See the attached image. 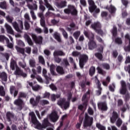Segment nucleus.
I'll return each instance as SVG.
<instances>
[{
  "label": "nucleus",
  "mask_w": 130,
  "mask_h": 130,
  "mask_svg": "<svg viewBox=\"0 0 130 130\" xmlns=\"http://www.w3.org/2000/svg\"><path fill=\"white\" fill-rule=\"evenodd\" d=\"M6 20L8 22V23H10L12 24L14 28L17 31V32H18L19 33H22V31L24 29L23 21L21 20H18V23L16 21H14L13 22V20H14V18L11 17L10 15H8L6 16Z\"/></svg>",
  "instance_id": "1"
},
{
  "label": "nucleus",
  "mask_w": 130,
  "mask_h": 130,
  "mask_svg": "<svg viewBox=\"0 0 130 130\" xmlns=\"http://www.w3.org/2000/svg\"><path fill=\"white\" fill-rule=\"evenodd\" d=\"M119 92L121 95H125V96L124 97L125 102L126 103L127 101H129V94H126L127 88H126V83L124 81H121V88L119 90Z\"/></svg>",
  "instance_id": "2"
},
{
  "label": "nucleus",
  "mask_w": 130,
  "mask_h": 130,
  "mask_svg": "<svg viewBox=\"0 0 130 130\" xmlns=\"http://www.w3.org/2000/svg\"><path fill=\"white\" fill-rule=\"evenodd\" d=\"M64 13L67 15L71 14L72 16H78V10L74 5H68V8L64 10Z\"/></svg>",
  "instance_id": "3"
},
{
  "label": "nucleus",
  "mask_w": 130,
  "mask_h": 130,
  "mask_svg": "<svg viewBox=\"0 0 130 130\" xmlns=\"http://www.w3.org/2000/svg\"><path fill=\"white\" fill-rule=\"evenodd\" d=\"M93 124V117H90L88 114L85 115L84 121L83 122L84 127H89Z\"/></svg>",
  "instance_id": "4"
},
{
  "label": "nucleus",
  "mask_w": 130,
  "mask_h": 130,
  "mask_svg": "<svg viewBox=\"0 0 130 130\" xmlns=\"http://www.w3.org/2000/svg\"><path fill=\"white\" fill-rule=\"evenodd\" d=\"M57 104L61 108H63L65 110L70 108V102L67 101L64 98L60 99L58 101Z\"/></svg>",
  "instance_id": "5"
},
{
  "label": "nucleus",
  "mask_w": 130,
  "mask_h": 130,
  "mask_svg": "<svg viewBox=\"0 0 130 130\" xmlns=\"http://www.w3.org/2000/svg\"><path fill=\"white\" fill-rule=\"evenodd\" d=\"M89 57L86 54H82L79 57V67L81 69H84V66L88 61Z\"/></svg>",
  "instance_id": "6"
},
{
  "label": "nucleus",
  "mask_w": 130,
  "mask_h": 130,
  "mask_svg": "<svg viewBox=\"0 0 130 130\" xmlns=\"http://www.w3.org/2000/svg\"><path fill=\"white\" fill-rule=\"evenodd\" d=\"M14 104L18 107L17 110L21 111V110L23 109V104H24V102L22 99L18 98V99L15 100L14 102Z\"/></svg>",
  "instance_id": "7"
},
{
  "label": "nucleus",
  "mask_w": 130,
  "mask_h": 130,
  "mask_svg": "<svg viewBox=\"0 0 130 130\" xmlns=\"http://www.w3.org/2000/svg\"><path fill=\"white\" fill-rule=\"evenodd\" d=\"M14 74L15 76H20L21 77H23V78L27 77V74L24 73L23 70H21V68H19L18 66L16 67Z\"/></svg>",
  "instance_id": "8"
},
{
  "label": "nucleus",
  "mask_w": 130,
  "mask_h": 130,
  "mask_svg": "<svg viewBox=\"0 0 130 130\" xmlns=\"http://www.w3.org/2000/svg\"><path fill=\"white\" fill-rule=\"evenodd\" d=\"M98 107L101 111H107L108 110V107H107V104L106 102H101L98 104Z\"/></svg>",
  "instance_id": "9"
},
{
  "label": "nucleus",
  "mask_w": 130,
  "mask_h": 130,
  "mask_svg": "<svg viewBox=\"0 0 130 130\" xmlns=\"http://www.w3.org/2000/svg\"><path fill=\"white\" fill-rule=\"evenodd\" d=\"M49 118L51 121H52V122H56V121L58 120L59 117L58 116V115H57L56 112H53L49 115Z\"/></svg>",
  "instance_id": "10"
},
{
  "label": "nucleus",
  "mask_w": 130,
  "mask_h": 130,
  "mask_svg": "<svg viewBox=\"0 0 130 130\" xmlns=\"http://www.w3.org/2000/svg\"><path fill=\"white\" fill-rule=\"evenodd\" d=\"M41 97L40 96H36V100L34 98H31L29 100L30 104L32 105V106H37L39 104V102Z\"/></svg>",
  "instance_id": "11"
},
{
  "label": "nucleus",
  "mask_w": 130,
  "mask_h": 130,
  "mask_svg": "<svg viewBox=\"0 0 130 130\" xmlns=\"http://www.w3.org/2000/svg\"><path fill=\"white\" fill-rule=\"evenodd\" d=\"M31 37L35 43H37V44H42V40H43V38H42V36L37 37V36L36 35L32 34Z\"/></svg>",
  "instance_id": "12"
},
{
  "label": "nucleus",
  "mask_w": 130,
  "mask_h": 130,
  "mask_svg": "<svg viewBox=\"0 0 130 130\" xmlns=\"http://www.w3.org/2000/svg\"><path fill=\"white\" fill-rule=\"evenodd\" d=\"M89 7V11L90 13H93L95 9L97 8V6L95 5V2L93 0H88L87 1Z\"/></svg>",
  "instance_id": "13"
},
{
  "label": "nucleus",
  "mask_w": 130,
  "mask_h": 130,
  "mask_svg": "<svg viewBox=\"0 0 130 130\" xmlns=\"http://www.w3.org/2000/svg\"><path fill=\"white\" fill-rule=\"evenodd\" d=\"M10 92L11 95H14V98H16L19 93V90H17L15 86H11L10 87Z\"/></svg>",
  "instance_id": "14"
},
{
  "label": "nucleus",
  "mask_w": 130,
  "mask_h": 130,
  "mask_svg": "<svg viewBox=\"0 0 130 130\" xmlns=\"http://www.w3.org/2000/svg\"><path fill=\"white\" fill-rule=\"evenodd\" d=\"M118 117H119V116L117 112L114 111L112 114V117H110V121L111 123H114V122L118 119Z\"/></svg>",
  "instance_id": "15"
},
{
  "label": "nucleus",
  "mask_w": 130,
  "mask_h": 130,
  "mask_svg": "<svg viewBox=\"0 0 130 130\" xmlns=\"http://www.w3.org/2000/svg\"><path fill=\"white\" fill-rule=\"evenodd\" d=\"M97 44L96 42L93 40L89 41L88 42V49L89 50H93V49H95V48H97Z\"/></svg>",
  "instance_id": "16"
},
{
  "label": "nucleus",
  "mask_w": 130,
  "mask_h": 130,
  "mask_svg": "<svg viewBox=\"0 0 130 130\" xmlns=\"http://www.w3.org/2000/svg\"><path fill=\"white\" fill-rule=\"evenodd\" d=\"M101 23L97 21L95 22L91 25V28L94 30L95 31H97L99 29H101Z\"/></svg>",
  "instance_id": "17"
},
{
  "label": "nucleus",
  "mask_w": 130,
  "mask_h": 130,
  "mask_svg": "<svg viewBox=\"0 0 130 130\" xmlns=\"http://www.w3.org/2000/svg\"><path fill=\"white\" fill-rule=\"evenodd\" d=\"M84 35L89 39V41H91V40H94V37L95 36L92 32H89L87 31H84Z\"/></svg>",
  "instance_id": "18"
},
{
  "label": "nucleus",
  "mask_w": 130,
  "mask_h": 130,
  "mask_svg": "<svg viewBox=\"0 0 130 130\" xmlns=\"http://www.w3.org/2000/svg\"><path fill=\"white\" fill-rule=\"evenodd\" d=\"M29 115L31 117L32 123H33V124H37L38 123V120H37V118H36V116L35 115L34 112L29 113Z\"/></svg>",
  "instance_id": "19"
},
{
  "label": "nucleus",
  "mask_w": 130,
  "mask_h": 130,
  "mask_svg": "<svg viewBox=\"0 0 130 130\" xmlns=\"http://www.w3.org/2000/svg\"><path fill=\"white\" fill-rule=\"evenodd\" d=\"M106 10H108L110 14H115L116 8L113 5H111L110 7L107 6L106 7Z\"/></svg>",
  "instance_id": "20"
},
{
  "label": "nucleus",
  "mask_w": 130,
  "mask_h": 130,
  "mask_svg": "<svg viewBox=\"0 0 130 130\" xmlns=\"http://www.w3.org/2000/svg\"><path fill=\"white\" fill-rule=\"evenodd\" d=\"M53 56L54 57L55 56H64L66 55V53L63 52V51L60 50H55L53 52Z\"/></svg>",
  "instance_id": "21"
},
{
  "label": "nucleus",
  "mask_w": 130,
  "mask_h": 130,
  "mask_svg": "<svg viewBox=\"0 0 130 130\" xmlns=\"http://www.w3.org/2000/svg\"><path fill=\"white\" fill-rule=\"evenodd\" d=\"M47 71H46V69H43V75L45 77L46 79V84H48L49 83V81L51 80V78L48 76H47Z\"/></svg>",
  "instance_id": "22"
},
{
  "label": "nucleus",
  "mask_w": 130,
  "mask_h": 130,
  "mask_svg": "<svg viewBox=\"0 0 130 130\" xmlns=\"http://www.w3.org/2000/svg\"><path fill=\"white\" fill-rule=\"evenodd\" d=\"M0 79L4 82H7L8 81V75L5 72H0Z\"/></svg>",
  "instance_id": "23"
},
{
  "label": "nucleus",
  "mask_w": 130,
  "mask_h": 130,
  "mask_svg": "<svg viewBox=\"0 0 130 130\" xmlns=\"http://www.w3.org/2000/svg\"><path fill=\"white\" fill-rule=\"evenodd\" d=\"M56 72L60 75H64V70L61 66H57L56 68Z\"/></svg>",
  "instance_id": "24"
},
{
  "label": "nucleus",
  "mask_w": 130,
  "mask_h": 130,
  "mask_svg": "<svg viewBox=\"0 0 130 130\" xmlns=\"http://www.w3.org/2000/svg\"><path fill=\"white\" fill-rule=\"evenodd\" d=\"M42 124L44 128H46V127H47L48 126H49L51 124L50 123V122H49V121L48 120V118H46L43 120V121Z\"/></svg>",
  "instance_id": "25"
},
{
  "label": "nucleus",
  "mask_w": 130,
  "mask_h": 130,
  "mask_svg": "<svg viewBox=\"0 0 130 130\" xmlns=\"http://www.w3.org/2000/svg\"><path fill=\"white\" fill-rule=\"evenodd\" d=\"M5 27L7 31V32L9 34H11V35H14L15 34L14 32V30H13L12 26H11L10 25L6 24L5 25Z\"/></svg>",
  "instance_id": "26"
},
{
  "label": "nucleus",
  "mask_w": 130,
  "mask_h": 130,
  "mask_svg": "<svg viewBox=\"0 0 130 130\" xmlns=\"http://www.w3.org/2000/svg\"><path fill=\"white\" fill-rule=\"evenodd\" d=\"M24 38L25 39V40H26L29 45H30L31 46L33 45V42H32V40L29 35H27V34H24Z\"/></svg>",
  "instance_id": "27"
},
{
  "label": "nucleus",
  "mask_w": 130,
  "mask_h": 130,
  "mask_svg": "<svg viewBox=\"0 0 130 130\" xmlns=\"http://www.w3.org/2000/svg\"><path fill=\"white\" fill-rule=\"evenodd\" d=\"M125 39H127V40H129L128 45L127 46L125 47L124 48V50L126 51H130V36L128 34H127L125 36Z\"/></svg>",
  "instance_id": "28"
},
{
  "label": "nucleus",
  "mask_w": 130,
  "mask_h": 130,
  "mask_svg": "<svg viewBox=\"0 0 130 130\" xmlns=\"http://www.w3.org/2000/svg\"><path fill=\"white\" fill-rule=\"evenodd\" d=\"M44 5L48 9L49 11H54V9L52 6L48 3V0H44Z\"/></svg>",
  "instance_id": "29"
},
{
  "label": "nucleus",
  "mask_w": 130,
  "mask_h": 130,
  "mask_svg": "<svg viewBox=\"0 0 130 130\" xmlns=\"http://www.w3.org/2000/svg\"><path fill=\"white\" fill-rule=\"evenodd\" d=\"M54 38L58 41V42H61V39L60 38V34L57 32H55L53 35Z\"/></svg>",
  "instance_id": "30"
},
{
  "label": "nucleus",
  "mask_w": 130,
  "mask_h": 130,
  "mask_svg": "<svg viewBox=\"0 0 130 130\" xmlns=\"http://www.w3.org/2000/svg\"><path fill=\"white\" fill-rule=\"evenodd\" d=\"M70 27H67L66 29L68 32H72V31L75 30V28L76 27V24L74 22H72L70 24Z\"/></svg>",
  "instance_id": "31"
},
{
  "label": "nucleus",
  "mask_w": 130,
  "mask_h": 130,
  "mask_svg": "<svg viewBox=\"0 0 130 130\" xmlns=\"http://www.w3.org/2000/svg\"><path fill=\"white\" fill-rule=\"evenodd\" d=\"M96 72V69L95 67L91 66L89 70V75L90 77H93V75H95Z\"/></svg>",
  "instance_id": "32"
},
{
  "label": "nucleus",
  "mask_w": 130,
  "mask_h": 130,
  "mask_svg": "<svg viewBox=\"0 0 130 130\" xmlns=\"http://www.w3.org/2000/svg\"><path fill=\"white\" fill-rule=\"evenodd\" d=\"M6 118L8 121H12V118H14V114L11 112H7L6 113Z\"/></svg>",
  "instance_id": "33"
},
{
  "label": "nucleus",
  "mask_w": 130,
  "mask_h": 130,
  "mask_svg": "<svg viewBox=\"0 0 130 130\" xmlns=\"http://www.w3.org/2000/svg\"><path fill=\"white\" fill-rule=\"evenodd\" d=\"M55 69V66H54V64H51L50 66V73L52 76H57V74H56V72L54 71Z\"/></svg>",
  "instance_id": "34"
},
{
  "label": "nucleus",
  "mask_w": 130,
  "mask_h": 130,
  "mask_svg": "<svg viewBox=\"0 0 130 130\" xmlns=\"http://www.w3.org/2000/svg\"><path fill=\"white\" fill-rule=\"evenodd\" d=\"M18 67L17 65V62L15 60H12L10 62V69H11L12 71H15V68Z\"/></svg>",
  "instance_id": "35"
},
{
  "label": "nucleus",
  "mask_w": 130,
  "mask_h": 130,
  "mask_svg": "<svg viewBox=\"0 0 130 130\" xmlns=\"http://www.w3.org/2000/svg\"><path fill=\"white\" fill-rule=\"evenodd\" d=\"M57 6L59 9H62L67 7L66 1H61V2L57 3Z\"/></svg>",
  "instance_id": "36"
},
{
  "label": "nucleus",
  "mask_w": 130,
  "mask_h": 130,
  "mask_svg": "<svg viewBox=\"0 0 130 130\" xmlns=\"http://www.w3.org/2000/svg\"><path fill=\"white\" fill-rule=\"evenodd\" d=\"M79 86H80L82 91H85V90L86 89V80H82L79 83Z\"/></svg>",
  "instance_id": "37"
},
{
  "label": "nucleus",
  "mask_w": 130,
  "mask_h": 130,
  "mask_svg": "<svg viewBox=\"0 0 130 130\" xmlns=\"http://www.w3.org/2000/svg\"><path fill=\"white\" fill-rule=\"evenodd\" d=\"M6 41V43H9L10 42V40L5 36L1 35L0 36V42H5Z\"/></svg>",
  "instance_id": "38"
},
{
  "label": "nucleus",
  "mask_w": 130,
  "mask_h": 130,
  "mask_svg": "<svg viewBox=\"0 0 130 130\" xmlns=\"http://www.w3.org/2000/svg\"><path fill=\"white\" fill-rule=\"evenodd\" d=\"M112 34L113 37H116V36H117V27H116L115 25L113 26Z\"/></svg>",
  "instance_id": "39"
},
{
  "label": "nucleus",
  "mask_w": 130,
  "mask_h": 130,
  "mask_svg": "<svg viewBox=\"0 0 130 130\" xmlns=\"http://www.w3.org/2000/svg\"><path fill=\"white\" fill-rule=\"evenodd\" d=\"M60 98V94H51V99L52 101H55L56 99H58V98Z\"/></svg>",
  "instance_id": "40"
},
{
  "label": "nucleus",
  "mask_w": 130,
  "mask_h": 130,
  "mask_svg": "<svg viewBox=\"0 0 130 130\" xmlns=\"http://www.w3.org/2000/svg\"><path fill=\"white\" fill-rule=\"evenodd\" d=\"M110 82V77L109 76H108L106 78V81H104L102 82V84L103 86H105V87H107L108 86V84Z\"/></svg>",
  "instance_id": "41"
},
{
  "label": "nucleus",
  "mask_w": 130,
  "mask_h": 130,
  "mask_svg": "<svg viewBox=\"0 0 130 130\" xmlns=\"http://www.w3.org/2000/svg\"><path fill=\"white\" fill-rule=\"evenodd\" d=\"M38 58L39 63H41L43 66H45V60L44 59V58H43V56L41 55L39 56Z\"/></svg>",
  "instance_id": "42"
},
{
  "label": "nucleus",
  "mask_w": 130,
  "mask_h": 130,
  "mask_svg": "<svg viewBox=\"0 0 130 130\" xmlns=\"http://www.w3.org/2000/svg\"><path fill=\"white\" fill-rule=\"evenodd\" d=\"M0 8L3 10H7V2L6 1L0 2Z\"/></svg>",
  "instance_id": "43"
},
{
  "label": "nucleus",
  "mask_w": 130,
  "mask_h": 130,
  "mask_svg": "<svg viewBox=\"0 0 130 130\" xmlns=\"http://www.w3.org/2000/svg\"><path fill=\"white\" fill-rule=\"evenodd\" d=\"M96 70L98 71V73L100 74V75H102L103 76H104L105 74H106V72L104 71L100 67H98L96 68Z\"/></svg>",
  "instance_id": "44"
},
{
  "label": "nucleus",
  "mask_w": 130,
  "mask_h": 130,
  "mask_svg": "<svg viewBox=\"0 0 130 130\" xmlns=\"http://www.w3.org/2000/svg\"><path fill=\"white\" fill-rule=\"evenodd\" d=\"M16 49L17 52H19V53H21V54H23V55L25 54V49L21 47H17L16 48Z\"/></svg>",
  "instance_id": "45"
},
{
  "label": "nucleus",
  "mask_w": 130,
  "mask_h": 130,
  "mask_svg": "<svg viewBox=\"0 0 130 130\" xmlns=\"http://www.w3.org/2000/svg\"><path fill=\"white\" fill-rule=\"evenodd\" d=\"M29 63L30 68H36V62L34 59H30Z\"/></svg>",
  "instance_id": "46"
},
{
  "label": "nucleus",
  "mask_w": 130,
  "mask_h": 130,
  "mask_svg": "<svg viewBox=\"0 0 130 130\" xmlns=\"http://www.w3.org/2000/svg\"><path fill=\"white\" fill-rule=\"evenodd\" d=\"M94 56L96 58L99 59V60H102L103 59V55H102V53H95Z\"/></svg>",
  "instance_id": "47"
},
{
  "label": "nucleus",
  "mask_w": 130,
  "mask_h": 130,
  "mask_svg": "<svg viewBox=\"0 0 130 130\" xmlns=\"http://www.w3.org/2000/svg\"><path fill=\"white\" fill-rule=\"evenodd\" d=\"M80 35H81V31H77L74 32L73 34V37L76 40H78L79 37H80Z\"/></svg>",
  "instance_id": "48"
},
{
  "label": "nucleus",
  "mask_w": 130,
  "mask_h": 130,
  "mask_svg": "<svg viewBox=\"0 0 130 130\" xmlns=\"http://www.w3.org/2000/svg\"><path fill=\"white\" fill-rule=\"evenodd\" d=\"M96 127L100 130H105L106 129V128H105V127L103 125H102L101 124H100V123H96Z\"/></svg>",
  "instance_id": "49"
},
{
  "label": "nucleus",
  "mask_w": 130,
  "mask_h": 130,
  "mask_svg": "<svg viewBox=\"0 0 130 130\" xmlns=\"http://www.w3.org/2000/svg\"><path fill=\"white\" fill-rule=\"evenodd\" d=\"M26 97H27V94L26 93L20 92L18 98L21 99V98H26Z\"/></svg>",
  "instance_id": "50"
},
{
  "label": "nucleus",
  "mask_w": 130,
  "mask_h": 130,
  "mask_svg": "<svg viewBox=\"0 0 130 130\" xmlns=\"http://www.w3.org/2000/svg\"><path fill=\"white\" fill-rule=\"evenodd\" d=\"M115 42L116 44H122V40H121V38H116L115 39Z\"/></svg>",
  "instance_id": "51"
},
{
  "label": "nucleus",
  "mask_w": 130,
  "mask_h": 130,
  "mask_svg": "<svg viewBox=\"0 0 130 130\" xmlns=\"http://www.w3.org/2000/svg\"><path fill=\"white\" fill-rule=\"evenodd\" d=\"M0 95L1 96H5L6 95V92L4 90L3 86H0Z\"/></svg>",
  "instance_id": "52"
},
{
  "label": "nucleus",
  "mask_w": 130,
  "mask_h": 130,
  "mask_svg": "<svg viewBox=\"0 0 130 130\" xmlns=\"http://www.w3.org/2000/svg\"><path fill=\"white\" fill-rule=\"evenodd\" d=\"M96 33L101 35V36L103 37L104 35V31L101 28H99L97 30L95 31Z\"/></svg>",
  "instance_id": "53"
},
{
  "label": "nucleus",
  "mask_w": 130,
  "mask_h": 130,
  "mask_svg": "<svg viewBox=\"0 0 130 130\" xmlns=\"http://www.w3.org/2000/svg\"><path fill=\"white\" fill-rule=\"evenodd\" d=\"M93 17H96L97 14H99V13H100V9L99 8H95L94 10V11L93 12Z\"/></svg>",
  "instance_id": "54"
},
{
  "label": "nucleus",
  "mask_w": 130,
  "mask_h": 130,
  "mask_svg": "<svg viewBox=\"0 0 130 130\" xmlns=\"http://www.w3.org/2000/svg\"><path fill=\"white\" fill-rule=\"evenodd\" d=\"M72 55L73 56H74L75 57H77V56H81V52L75 51H73L72 52Z\"/></svg>",
  "instance_id": "55"
},
{
  "label": "nucleus",
  "mask_w": 130,
  "mask_h": 130,
  "mask_svg": "<svg viewBox=\"0 0 130 130\" xmlns=\"http://www.w3.org/2000/svg\"><path fill=\"white\" fill-rule=\"evenodd\" d=\"M28 6L30 10H36L37 9V5L36 4H34L33 6L28 5Z\"/></svg>",
  "instance_id": "56"
},
{
  "label": "nucleus",
  "mask_w": 130,
  "mask_h": 130,
  "mask_svg": "<svg viewBox=\"0 0 130 130\" xmlns=\"http://www.w3.org/2000/svg\"><path fill=\"white\" fill-rule=\"evenodd\" d=\"M121 124H122V120H121L120 118H119L117 120L116 125L118 126V127H119Z\"/></svg>",
  "instance_id": "57"
},
{
  "label": "nucleus",
  "mask_w": 130,
  "mask_h": 130,
  "mask_svg": "<svg viewBox=\"0 0 130 130\" xmlns=\"http://www.w3.org/2000/svg\"><path fill=\"white\" fill-rule=\"evenodd\" d=\"M62 35L64 37V38L65 39H68V37H69V35H68V32H67V31H66V30L64 29H62Z\"/></svg>",
  "instance_id": "58"
},
{
  "label": "nucleus",
  "mask_w": 130,
  "mask_h": 130,
  "mask_svg": "<svg viewBox=\"0 0 130 130\" xmlns=\"http://www.w3.org/2000/svg\"><path fill=\"white\" fill-rule=\"evenodd\" d=\"M122 59H123V57L121 55H119L117 57L118 63H121L122 62Z\"/></svg>",
  "instance_id": "59"
},
{
  "label": "nucleus",
  "mask_w": 130,
  "mask_h": 130,
  "mask_svg": "<svg viewBox=\"0 0 130 130\" xmlns=\"http://www.w3.org/2000/svg\"><path fill=\"white\" fill-rule=\"evenodd\" d=\"M24 51L27 54H30L31 53V48L30 47H27L25 48Z\"/></svg>",
  "instance_id": "60"
},
{
  "label": "nucleus",
  "mask_w": 130,
  "mask_h": 130,
  "mask_svg": "<svg viewBox=\"0 0 130 130\" xmlns=\"http://www.w3.org/2000/svg\"><path fill=\"white\" fill-rule=\"evenodd\" d=\"M102 66L106 70H110V66L108 63H104L102 64Z\"/></svg>",
  "instance_id": "61"
},
{
  "label": "nucleus",
  "mask_w": 130,
  "mask_h": 130,
  "mask_svg": "<svg viewBox=\"0 0 130 130\" xmlns=\"http://www.w3.org/2000/svg\"><path fill=\"white\" fill-rule=\"evenodd\" d=\"M121 3L125 8L127 7V5H128V0H121Z\"/></svg>",
  "instance_id": "62"
},
{
  "label": "nucleus",
  "mask_w": 130,
  "mask_h": 130,
  "mask_svg": "<svg viewBox=\"0 0 130 130\" xmlns=\"http://www.w3.org/2000/svg\"><path fill=\"white\" fill-rule=\"evenodd\" d=\"M40 24L42 27H45V18L42 19L40 20Z\"/></svg>",
  "instance_id": "63"
},
{
  "label": "nucleus",
  "mask_w": 130,
  "mask_h": 130,
  "mask_svg": "<svg viewBox=\"0 0 130 130\" xmlns=\"http://www.w3.org/2000/svg\"><path fill=\"white\" fill-rule=\"evenodd\" d=\"M95 82L98 88H102L101 87V83H100V81L99 80H96Z\"/></svg>",
  "instance_id": "64"
}]
</instances>
